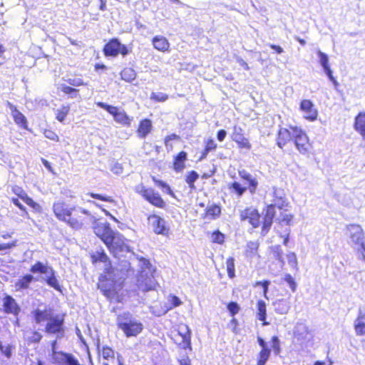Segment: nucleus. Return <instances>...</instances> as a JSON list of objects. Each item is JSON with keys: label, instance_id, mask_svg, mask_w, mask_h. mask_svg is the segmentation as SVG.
<instances>
[{"label": "nucleus", "instance_id": "1", "mask_svg": "<svg viewBox=\"0 0 365 365\" xmlns=\"http://www.w3.org/2000/svg\"><path fill=\"white\" fill-rule=\"evenodd\" d=\"M118 325L127 337L137 336L143 329L142 323L133 318L129 312H125L118 316Z\"/></svg>", "mask_w": 365, "mask_h": 365}, {"label": "nucleus", "instance_id": "2", "mask_svg": "<svg viewBox=\"0 0 365 365\" xmlns=\"http://www.w3.org/2000/svg\"><path fill=\"white\" fill-rule=\"evenodd\" d=\"M106 245L113 256L118 258L123 256L125 253L130 252V247L125 242V239L118 232H114L110 237V242H106Z\"/></svg>", "mask_w": 365, "mask_h": 365}, {"label": "nucleus", "instance_id": "3", "mask_svg": "<svg viewBox=\"0 0 365 365\" xmlns=\"http://www.w3.org/2000/svg\"><path fill=\"white\" fill-rule=\"evenodd\" d=\"M43 331L48 334H56L58 339L62 338L65 332L63 316L53 315L46 324Z\"/></svg>", "mask_w": 365, "mask_h": 365}, {"label": "nucleus", "instance_id": "4", "mask_svg": "<svg viewBox=\"0 0 365 365\" xmlns=\"http://www.w3.org/2000/svg\"><path fill=\"white\" fill-rule=\"evenodd\" d=\"M107 273L106 279L101 282L98 284V287L105 296L110 299H113L118 297L119 291L122 289V282H113V280L111 279V276L108 271Z\"/></svg>", "mask_w": 365, "mask_h": 365}, {"label": "nucleus", "instance_id": "5", "mask_svg": "<svg viewBox=\"0 0 365 365\" xmlns=\"http://www.w3.org/2000/svg\"><path fill=\"white\" fill-rule=\"evenodd\" d=\"M96 105L98 107L105 109L110 114H111L113 116L115 122L124 125H130L132 119L125 113L123 110L119 109L115 106L108 105L103 102H97Z\"/></svg>", "mask_w": 365, "mask_h": 365}, {"label": "nucleus", "instance_id": "6", "mask_svg": "<svg viewBox=\"0 0 365 365\" xmlns=\"http://www.w3.org/2000/svg\"><path fill=\"white\" fill-rule=\"evenodd\" d=\"M347 230L351 241L361 246L359 252H360L361 258L365 262V245L364 243V233L361 227L357 225H350L347 226Z\"/></svg>", "mask_w": 365, "mask_h": 365}, {"label": "nucleus", "instance_id": "7", "mask_svg": "<svg viewBox=\"0 0 365 365\" xmlns=\"http://www.w3.org/2000/svg\"><path fill=\"white\" fill-rule=\"evenodd\" d=\"M104 53L106 56H116L119 53L123 56L128 54L127 47L121 44L117 38L110 40L104 47Z\"/></svg>", "mask_w": 365, "mask_h": 365}, {"label": "nucleus", "instance_id": "8", "mask_svg": "<svg viewBox=\"0 0 365 365\" xmlns=\"http://www.w3.org/2000/svg\"><path fill=\"white\" fill-rule=\"evenodd\" d=\"M293 138H294L295 146L299 153L302 154L307 153L309 148L307 134L302 129L297 127L293 132Z\"/></svg>", "mask_w": 365, "mask_h": 365}, {"label": "nucleus", "instance_id": "9", "mask_svg": "<svg viewBox=\"0 0 365 365\" xmlns=\"http://www.w3.org/2000/svg\"><path fill=\"white\" fill-rule=\"evenodd\" d=\"M81 214L88 215V211L81 207H72V213L64 220L69 226L74 229H81L83 225L84 219Z\"/></svg>", "mask_w": 365, "mask_h": 365}, {"label": "nucleus", "instance_id": "10", "mask_svg": "<svg viewBox=\"0 0 365 365\" xmlns=\"http://www.w3.org/2000/svg\"><path fill=\"white\" fill-rule=\"evenodd\" d=\"M95 234L98 236L106 244V242H110V237L114 233V231L110 227L109 223L107 222H96L93 225Z\"/></svg>", "mask_w": 365, "mask_h": 365}, {"label": "nucleus", "instance_id": "11", "mask_svg": "<svg viewBox=\"0 0 365 365\" xmlns=\"http://www.w3.org/2000/svg\"><path fill=\"white\" fill-rule=\"evenodd\" d=\"M157 283L153 273L140 274L137 279V286L143 292H148L155 289Z\"/></svg>", "mask_w": 365, "mask_h": 365}, {"label": "nucleus", "instance_id": "12", "mask_svg": "<svg viewBox=\"0 0 365 365\" xmlns=\"http://www.w3.org/2000/svg\"><path fill=\"white\" fill-rule=\"evenodd\" d=\"M240 218L242 221H248L254 227L259 225V214L257 210L252 207L246 208L240 213Z\"/></svg>", "mask_w": 365, "mask_h": 365}, {"label": "nucleus", "instance_id": "13", "mask_svg": "<svg viewBox=\"0 0 365 365\" xmlns=\"http://www.w3.org/2000/svg\"><path fill=\"white\" fill-rule=\"evenodd\" d=\"M53 211L58 220L64 222L71 215L72 207H68L63 202L58 201L53 203Z\"/></svg>", "mask_w": 365, "mask_h": 365}, {"label": "nucleus", "instance_id": "14", "mask_svg": "<svg viewBox=\"0 0 365 365\" xmlns=\"http://www.w3.org/2000/svg\"><path fill=\"white\" fill-rule=\"evenodd\" d=\"M232 139L236 142L241 148L250 150L251 144L247 138L244 136L243 130L240 126H234Z\"/></svg>", "mask_w": 365, "mask_h": 365}, {"label": "nucleus", "instance_id": "15", "mask_svg": "<svg viewBox=\"0 0 365 365\" xmlns=\"http://www.w3.org/2000/svg\"><path fill=\"white\" fill-rule=\"evenodd\" d=\"M300 108L304 112V117L311 121L317 119L318 113L314 104L309 100H303L300 104Z\"/></svg>", "mask_w": 365, "mask_h": 365}, {"label": "nucleus", "instance_id": "16", "mask_svg": "<svg viewBox=\"0 0 365 365\" xmlns=\"http://www.w3.org/2000/svg\"><path fill=\"white\" fill-rule=\"evenodd\" d=\"M297 127L289 126V128H281L278 131L277 145L282 148L293 138V132Z\"/></svg>", "mask_w": 365, "mask_h": 365}, {"label": "nucleus", "instance_id": "17", "mask_svg": "<svg viewBox=\"0 0 365 365\" xmlns=\"http://www.w3.org/2000/svg\"><path fill=\"white\" fill-rule=\"evenodd\" d=\"M3 307L6 313L11 314L15 316H17L21 310V308L16 303V300L9 295L4 298Z\"/></svg>", "mask_w": 365, "mask_h": 365}, {"label": "nucleus", "instance_id": "18", "mask_svg": "<svg viewBox=\"0 0 365 365\" xmlns=\"http://www.w3.org/2000/svg\"><path fill=\"white\" fill-rule=\"evenodd\" d=\"M43 274V279L46 281L48 286L53 287L56 290H61V286L59 284L58 280L56 278V272L51 267L48 266Z\"/></svg>", "mask_w": 365, "mask_h": 365}, {"label": "nucleus", "instance_id": "19", "mask_svg": "<svg viewBox=\"0 0 365 365\" xmlns=\"http://www.w3.org/2000/svg\"><path fill=\"white\" fill-rule=\"evenodd\" d=\"M272 197V203H271L270 205L275 206L279 209H283L284 207L287 206V203L285 199L283 190L274 188Z\"/></svg>", "mask_w": 365, "mask_h": 365}, {"label": "nucleus", "instance_id": "20", "mask_svg": "<svg viewBox=\"0 0 365 365\" xmlns=\"http://www.w3.org/2000/svg\"><path fill=\"white\" fill-rule=\"evenodd\" d=\"M178 334L182 339L180 345L183 349H191V331L187 325H182L179 327Z\"/></svg>", "mask_w": 365, "mask_h": 365}, {"label": "nucleus", "instance_id": "21", "mask_svg": "<svg viewBox=\"0 0 365 365\" xmlns=\"http://www.w3.org/2000/svg\"><path fill=\"white\" fill-rule=\"evenodd\" d=\"M152 224L153 230L157 234H165L167 229L165 227V221L157 215H153L149 217Z\"/></svg>", "mask_w": 365, "mask_h": 365}, {"label": "nucleus", "instance_id": "22", "mask_svg": "<svg viewBox=\"0 0 365 365\" xmlns=\"http://www.w3.org/2000/svg\"><path fill=\"white\" fill-rule=\"evenodd\" d=\"M276 207L272 205H269L267 207L266 214L264 217L263 226L262 232L265 235L268 230H269L272 224V220L275 214L274 208Z\"/></svg>", "mask_w": 365, "mask_h": 365}, {"label": "nucleus", "instance_id": "23", "mask_svg": "<svg viewBox=\"0 0 365 365\" xmlns=\"http://www.w3.org/2000/svg\"><path fill=\"white\" fill-rule=\"evenodd\" d=\"M274 311L279 314H286L291 308L289 299H279L273 302Z\"/></svg>", "mask_w": 365, "mask_h": 365}, {"label": "nucleus", "instance_id": "24", "mask_svg": "<svg viewBox=\"0 0 365 365\" xmlns=\"http://www.w3.org/2000/svg\"><path fill=\"white\" fill-rule=\"evenodd\" d=\"M33 314L36 323L38 324L45 322L47 323L53 315L52 311L47 309L43 310L37 309L33 312Z\"/></svg>", "mask_w": 365, "mask_h": 365}, {"label": "nucleus", "instance_id": "25", "mask_svg": "<svg viewBox=\"0 0 365 365\" xmlns=\"http://www.w3.org/2000/svg\"><path fill=\"white\" fill-rule=\"evenodd\" d=\"M9 105V107L11 110V114L14 118V120L15 123L19 125V126L26 128H27V120L26 117L19 111L17 110V108L11 104L10 103H8Z\"/></svg>", "mask_w": 365, "mask_h": 365}, {"label": "nucleus", "instance_id": "26", "mask_svg": "<svg viewBox=\"0 0 365 365\" xmlns=\"http://www.w3.org/2000/svg\"><path fill=\"white\" fill-rule=\"evenodd\" d=\"M154 48L160 51L165 52L169 50L170 43L167 38L163 36H156L153 38Z\"/></svg>", "mask_w": 365, "mask_h": 365}, {"label": "nucleus", "instance_id": "27", "mask_svg": "<svg viewBox=\"0 0 365 365\" xmlns=\"http://www.w3.org/2000/svg\"><path fill=\"white\" fill-rule=\"evenodd\" d=\"M144 197L148 202L157 207H162L164 205V201L160 197V196L158 193H155L153 190H145Z\"/></svg>", "mask_w": 365, "mask_h": 365}, {"label": "nucleus", "instance_id": "28", "mask_svg": "<svg viewBox=\"0 0 365 365\" xmlns=\"http://www.w3.org/2000/svg\"><path fill=\"white\" fill-rule=\"evenodd\" d=\"M354 329L357 336L365 334V313L359 312V315L354 321Z\"/></svg>", "mask_w": 365, "mask_h": 365}, {"label": "nucleus", "instance_id": "29", "mask_svg": "<svg viewBox=\"0 0 365 365\" xmlns=\"http://www.w3.org/2000/svg\"><path fill=\"white\" fill-rule=\"evenodd\" d=\"M354 129L365 139V112H360L355 118Z\"/></svg>", "mask_w": 365, "mask_h": 365}, {"label": "nucleus", "instance_id": "30", "mask_svg": "<svg viewBox=\"0 0 365 365\" xmlns=\"http://www.w3.org/2000/svg\"><path fill=\"white\" fill-rule=\"evenodd\" d=\"M34 279V277L33 275L26 274L15 283L16 289L21 290L28 289Z\"/></svg>", "mask_w": 365, "mask_h": 365}, {"label": "nucleus", "instance_id": "31", "mask_svg": "<svg viewBox=\"0 0 365 365\" xmlns=\"http://www.w3.org/2000/svg\"><path fill=\"white\" fill-rule=\"evenodd\" d=\"M151 129H152L151 121L148 119H144L140 122L139 128L138 129V135L140 138H144L150 132Z\"/></svg>", "mask_w": 365, "mask_h": 365}, {"label": "nucleus", "instance_id": "32", "mask_svg": "<svg viewBox=\"0 0 365 365\" xmlns=\"http://www.w3.org/2000/svg\"><path fill=\"white\" fill-rule=\"evenodd\" d=\"M69 354L63 351H53V354L51 355V361L54 364L64 365Z\"/></svg>", "mask_w": 365, "mask_h": 365}, {"label": "nucleus", "instance_id": "33", "mask_svg": "<svg viewBox=\"0 0 365 365\" xmlns=\"http://www.w3.org/2000/svg\"><path fill=\"white\" fill-rule=\"evenodd\" d=\"M267 316L266 304L262 300H259L257 302V317L259 321L263 322V325H268L269 323L265 322Z\"/></svg>", "mask_w": 365, "mask_h": 365}, {"label": "nucleus", "instance_id": "34", "mask_svg": "<svg viewBox=\"0 0 365 365\" xmlns=\"http://www.w3.org/2000/svg\"><path fill=\"white\" fill-rule=\"evenodd\" d=\"M187 159V153L184 151L180 152L175 158L174 163V169L177 172H181L185 168V161Z\"/></svg>", "mask_w": 365, "mask_h": 365}, {"label": "nucleus", "instance_id": "35", "mask_svg": "<svg viewBox=\"0 0 365 365\" xmlns=\"http://www.w3.org/2000/svg\"><path fill=\"white\" fill-rule=\"evenodd\" d=\"M309 333L308 327L303 323H297L294 328V335L299 339H305Z\"/></svg>", "mask_w": 365, "mask_h": 365}, {"label": "nucleus", "instance_id": "36", "mask_svg": "<svg viewBox=\"0 0 365 365\" xmlns=\"http://www.w3.org/2000/svg\"><path fill=\"white\" fill-rule=\"evenodd\" d=\"M121 78L127 82H131L136 78V73L131 68H125L120 73Z\"/></svg>", "mask_w": 365, "mask_h": 365}, {"label": "nucleus", "instance_id": "37", "mask_svg": "<svg viewBox=\"0 0 365 365\" xmlns=\"http://www.w3.org/2000/svg\"><path fill=\"white\" fill-rule=\"evenodd\" d=\"M139 266L140 267V274L153 273V269L149 260L142 257L139 259Z\"/></svg>", "mask_w": 365, "mask_h": 365}, {"label": "nucleus", "instance_id": "38", "mask_svg": "<svg viewBox=\"0 0 365 365\" xmlns=\"http://www.w3.org/2000/svg\"><path fill=\"white\" fill-rule=\"evenodd\" d=\"M69 110L70 107L68 106H63L56 110V118L60 122H63Z\"/></svg>", "mask_w": 365, "mask_h": 365}, {"label": "nucleus", "instance_id": "39", "mask_svg": "<svg viewBox=\"0 0 365 365\" xmlns=\"http://www.w3.org/2000/svg\"><path fill=\"white\" fill-rule=\"evenodd\" d=\"M226 268L227 274L230 278H233L235 276V259L233 257H229L226 262Z\"/></svg>", "mask_w": 365, "mask_h": 365}, {"label": "nucleus", "instance_id": "40", "mask_svg": "<svg viewBox=\"0 0 365 365\" xmlns=\"http://www.w3.org/2000/svg\"><path fill=\"white\" fill-rule=\"evenodd\" d=\"M270 356V350L268 349H262V351L259 354V359L257 362V365H265L267 361L269 359Z\"/></svg>", "mask_w": 365, "mask_h": 365}, {"label": "nucleus", "instance_id": "41", "mask_svg": "<svg viewBox=\"0 0 365 365\" xmlns=\"http://www.w3.org/2000/svg\"><path fill=\"white\" fill-rule=\"evenodd\" d=\"M48 267V266L47 264H44L41 262H37L35 264L31 267L30 271L32 273L44 274Z\"/></svg>", "mask_w": 365, "mask_h": 365}, {"label": "nucleus", "instance_id": "42", "mask_svg": "<svg viewBox=\"0 0 365 365\" xmlns=\"http://www.w3.org/2000/svg\"><path fill=\"white\" fill-rule=\"evenodd\" d=\"M199 178V175L195 171H190L186 176L185 181L191 189L195 188L194 182Z\"/></svg>", "mask_w": 365, "mask_h": 365}, {"label": "nucleus", "instance_id": "43", "mask_svg": "<svg viewBox=\"0 0 365 365\" xmlns=\"http://www.w3.org/2000/svg\"><path fill=\"white\" fill-rule=\"evenodd\" d=\"M317 55L319 56V63L321 66L323 67L324 70L326 69L327 68H329L330 66L329 65L328 56L325 53L321 51L320 50L317 51Z\"/></svg>", "mask_w": 365, "mask_h": 365}, {"label": "nucleus", "instance_id": "44", "mask_svg": "<svg viewBox=\"0 0 365 365\" xmlns=\"http://www.w3.org/2000/svg\"><path fill=\"white\" fill-rule=\"evenodd\" d=\"M211 240L214 243L222 244L225 241V235L219 230L215 231L211 236Z\"/></svg>", "mask_w": 365, "mask_h": 365}, {"label": "nucleus", "instance_id": "45", "mask_svg": "<svg viewBox=\"0 0 365 365\" xmlns=\"http://www.w3.org/2000/svg\"><path fill=\"white\" fill-rule=\"evenodd\" d=\"M168 98V96L164 93H154L153 92L150 96V99L158 102H165Z\"/></svg>", "mask_w": 365, "mask_h": 365}, {"label": "nucleus", "instance_id": "46", "mask_svg": "<svg viewBox=\"0 0 365 365\" xmlns=\"http://www.w3.org/2000/svg\"><path fill=\"white\" fill-rule=\"evenodd\" d=\"M221 209L217 205H212L207 209V215H211L214 218L218 217L220 215Z\"/></svg>", "mask_w": 365, "mask_h": 365}, {"label": "nucleus", "instance_id": "47", "mask_svg": "<svg viewBox=\"0 0 365 365\" xmlns=\"http://www.w3.org/2000/svg\"><path fill=\"white\" fill-rule=\"evenodd\" d=\"M230 187L232 188L238 195V196H242L247 190L246 187L241 186V185L237 182L232 183Z\"/></svg>", "mask_w": 365, "mask_h": 365}, {"label": "nucleus", "instance_id": "48", "mask_svg": "<svg viewBox=\"0 0 365 365\" xmlns=\"http://www.w3.org/2000/svg\"><path fill=\"white\" fill-rule=\"evenodd\" d=\"M93 262H102L106 263L108 260V257L104 252H97L92 256Z\"/></svg>", "mask_w": 365, "mask_h": 365}, {"label": "nucleus", "instance_id": "49", "mask_svg": "<svg viewBox=\"0 0 365 365\" xmlns=\"http://www.w3.org/2000/svg\"><path fill=\"white\" fill-rule=\"evenodd\" d=\"M258 247L259 243L257 242H248L247 244V252H249L250 255H254L257 253Z\"/></svg>", "mask_w": 365, "mask_h": 365}, {"label": "nucleus", "instance_id": "50", "mask_svg": "<svg viewBox=\"0 0 365 365\" xmlns=\"http://www.w3.org/2000/svg\"><path fill=\"white\" fill-rule=\"evenodd\" d=\"M227 309L234 316L240 311V307L236 302H230L227 305Z\"/></svg>", "mask_w": 365, "mask_h": 365}, {"label": "nucleus", "instance_id": "51", "mask_svg": "<svg viewBox=\"0 0 365 365\" xmlns=\"http://www.w3.org/2000/svg\"><path fill=\"white\" fill-rule=\"evenodd\" d=\"M284 279L289 284L291 289L293 292H294L296 290L297 284H296L293 277L290 274H287L285 275Z\"/></svg>", "mask_w": 365, "mask_h": 365}, {"label": "nucleus", "instance_id": "52", "mask_svg": "<svg viewBox=\"0 0 365 365\" xmlns=\"http://www.w3.org/2000/svg\"><path fill=\"white\" fill-rule=\"evenodd\" d=\"M171 305L168 308V309H171L174 307H178L181 304L180 299L176 296H170L169 299Z\"/></svg>", "mask_w": 365, "mask_h": 365}, {"label": "nucleus", "instance_id": "53", "mask_svg": "<svg viewBox=\"0 0 365 365\" xmlns=\"http://www.w3.org/2000/svg\"><path fill=\"white\" fill-rule=\"evenodd\" d=\"M249 182V190L252 194H254L256 191L257 187L258 185V182L255 178H252L248 181Z\"/></svg>", "mask_w": 365, "mask_h": 365}, {"label": "nucleus", "instance_id": "54", "mask_svg": "<svg viewBox=\"0 0 365 365\" xmlns=\"http://www.w3.org/2000/svg\"><path fill=\"white\" fill-rule=\"evenodd\" d=\"M44 135L48 139H50V140H55V141H58L59 140V138L57 135V134L55 132H53V131H52L51 130H46L44 131Z\"/></svg>", "mask_w": 365, "mask_h": 365}, {"label": "nucleus", "instance_id": "55", "mask_svg": "<svg viewBox=\"0 0 365 365\" xmlns=\"http://www.w3.org/2000/svg\"><path fill=\"white\" fill-rule=\"evenodd\" d=\"M272 347L274 349V352L276 354L279 353L280 346H279V340L278 337L276 336H274L272 338Z\"/></svg>", "mask_w": 365, "mask_h": 365}, {"label": "nucleus", "instance_id": "56", "mask_svg": "<svg viewBox=\"0 0 365 365\" xmlns=\"http://www.w3.org/2000/svg\"><path fill=\"white\" fill-rule=\"evenodd\" d=\"M42 339V335L37 331L32 332L31 336L29 337V341L34 343H38Z\"/></svg>", "mask_w": 365, "mask_h": 365}, {"label": "nucleus", "instance_id": "57", "mask_svg": "<svg viewBox=\"0 0 365 365\" xmlns=\"http://www.w3.org/2000/svg\"><path fill=\"white\" fill-rule=\"evenodd\" d=\"M113 351L108 347V346H106V347H103V350H102V356L104 359H108V358H112L113 357Z\"/></svg>", "mask_w": 365, "mask_h": 365}, {"label": "nucleus", "instance_id": "58", "mask_svg": "<svg viewBox=\"0 0 365 365\" xmlns=\"http://www.w3.org/2000/svg\"><path fill=\"white\" fill-rule=\"evenodd\" d=\"M287 259H288L289 264L292 267H294L297 265V257L294 253L291 252V253L288 254Z\"/></svg>", "mask_w": 365, "mask_h": 365}, {"label": "nucleus", "instance_id": "59", "mask_svg": "<svg viewBox=\"0 0 365 365\" xmlns=\"http://www.w3.org/2000/svg\"><path fill=\"white\" fill-rule=\"evenodd\" d=\"M12 190L14 193H15L16 195H18L21 199L24 200V195H27V194L19 187H14L12 188Z\"/></svg>", "mask_w": 365, "mask_h": 365}, {"label": "nucleus", "instance_id": "60", "mask_svg": "<svg viewBox=\"0 0 365 365\" xmlns=\"http://www.w3.org/2000/svg\"><path fill=\"white\" fill-rule=\"evenodd\" d=\"M216 147H217V145L215 143V141L212 139H210L206 143L205 149H206V151H212V150H215L216 148Z\"/></svg>", "mask_w": 365, "mask_h": 365}, {"label": "nucleus", "instance_id": "61", "mask_svg": "<svg viewBox=\"0 0 365 365\" xmlns=\"http://www.w3.org/2000/svg\"><path fill=\"white\" fill-rule=\"evenodd\" d=\"M1 352L6 356L7 358H10L11 356V346L9 345L6 346H4L1 345V349H0Z\"/></svg>", "mask_w": 365, "mask_h": 365}, {"label": "nucleus", "instance_id": "62", "mask_svg": "<svg viewBox=\"0 0 365 365\" xmlns=\"http://www.w3.org/2000/svg\"><path fill=\"white\" fill-rule=\"evenodd\" d=\"M111 171L115 174H121L123 173V167L120 164L116 163L112 166Z\"/></svg>", "mask_w": 365, "mask_h": 365}, {"label": "nucleus", "instance_id": "63", "mask_svg": "<svg viewBox=\"0 0 365 365\" xmlns=\"http://www.w3.org/2000/svg\"><path fill=\"white\" fill-rule=\"evenodd\" d=\"M16 245V240L13 241L11 243H6L0 245V252L11 249Z\"/></svg>", "mask_w": 365, "mask_h": 365}, {"label": "nucleus", "instance_id": "64", "mask_svg": "<svg viewBox=\"0 0 365 365\" xmlns=\"http://www.w3.org/2000/svg\"><path fill=\"white\" fill-rule=\"evenodd\" d=\"M24 199L23 200L28 205L35 208L38 205L36 202H35L32 198L29 197L28 195H24L23 196Z\"/></svg>", "mask_w": 365, "mask_h": 365}]
</instances>
